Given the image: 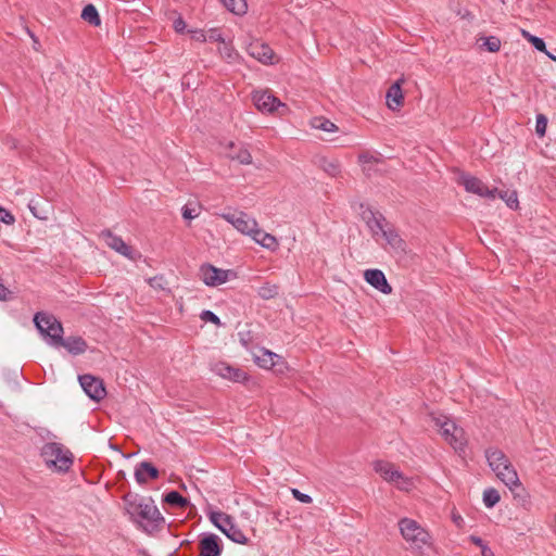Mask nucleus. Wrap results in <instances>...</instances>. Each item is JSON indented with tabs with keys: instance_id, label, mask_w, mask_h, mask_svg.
<instances>
[{
	"instance_id": "5fc2aeb1",
	"label": "nucleus",
	"mask_w": 556,
	"mask_h": 556,
	"mask_svg": "<svg viewBox=\"0 0 556 556\" xmlns=\"http://www.w3.org/2000/svg\"><path fill=\"white\" fill-rule=\"evenodd\" d=\"M28 208L30 210V212L35 215V216H38L37 213H36V206L34 204V200H30L29 203H28Z\"/></svg>"
},
{
	"instance_id": "4468645a",
	"label": "nucleus",
	"mask_w": 556,
	"mask_h": 556,
	"mask_svg": "<svg viewBox=\"0 0 556 556\" xmlns=\"http://www.w3.org/2000/svg\"><path fill=\"white\" fill-rule=\"evenodd\" d=\"M79 382L85 393L96 402L101 401L106 394L102 380L91 375L80 376Z\"/></svg>"
},
{
	"instance_id": "20e7f679",
	"label": "nucleus",
	"mask_w": 556,
	"mask_h": 556,
	"mask_svg": "<svg viewBox=\"0 0 556 556\" xmlns=\"http://www.w3.org/2000/svg\"><path fill=\"white\" fill-rule=\"evenodd\" d=\"M430 418L444 441L448 443L455 452L462 453L467 445V438L464 429L458 427L454 420L443 414H431Z\"/></svg>"
},
{
	"instance_id": "8fccbe9b",
	"label": "nucleus",
	"mask_w": 556,
	"mask_h": 556,
	"mask_svg": "<svg viewBox=\"0 0 556 556\" xmlns=\"http://www.w3.org/2000/svg\"><path fill=\"white\" fill-rule=\"evenodd\" d=\"M469 540L477 546H479L481 549H482V546H486L484 544V542L482 541V539H480L479 536H476V535H471L469 538Z\"/></svg>"
},
{
	"instance_id": "c756f323",
	"label": "nucleus",
	"mask_w": 556,
	"mask_h": 556,
	"mask_svg": "<svg viewBox=\"0 0 556 556\" xmlns=\"http://www.w3.org/2000/svg\"><path fill=\"white\" fill-rule=\"evenodd\" d=\"M279 292V287L275 283L265 282L257 290V294L260 298L264 300L274 299Z\"/></svg>"
},
{
	"instance_id": "a19ab883",
	"label": "nucleus",
	"mask_w": 556,
	"mask_h": 556,
	"mask_svg": "<svg viewBox=\"0 0 556 556\" xmlns=\"http://www.w3.org/2000/svg\"><path fill=\"white\" fill-rule=\"evenodd\" d=\"M188 33L192 40L198 42H205L207 40L206 31L202 29H189Z\"/></svg>"
},
{
	"instance_id": "f03ea898",
	"label": "nucleus",
	"mask_w": 556,
	"mask_h": 556,
	"mask_svg": "<svg viewBox=\"0 0 556 556\" xmlns=\"http://www.w3.org/2000/svg\"><path fill=\"white\" fill-rule=\"evenodd\" d=\"M400 532L408 544V548L418 556H424L425 552L432 546V538L429 532L416 520L402 518L399 521Z\"/></svg>"
},
{
	"instance_id": "09e8293b",
	"label": "nucleus",
	"mask_w": 556,
	"mask_h": 556,
	"mask_svg": "<svg viewBox=\"0 0 556 556\" xmlns=\"http://www.w3.org/2000/svg\"><path fill=\"white\" fill-rule=\"evenodd\" d=\"M376 161L377 160L372 155H369L368 153L359 155V162L363 164H367V163L376 162Z\"/></svg>"
},
{
	"instance_id": "6ab92c4d",
	"label": "nucleus",
	"mask_w": 556,
	"mask_h": 556,
	"mask_svg": "<svg viewBox=\"0 0 556 556\" xmlns=\"http://www.w3.org/2000/svg\"><path fill=\"white\" fill-rule=\"evenodd\" d=\"M364 279L383 294H390L392 292L391 286L388 283L383 271L380 269H366L364 271Z\"/></svg>"
},
{
	"instance_id": "58836bf2",
	"label": "nucleus",
	"mask_w": 556,
	"mask_h": 556,
	"mask_svg": "<svg viewBox=\"0 0 556 556\" xmlns=\"http://www.w3.org/2000/svg\"><path fill=\"white\" fill-rule=\"evenodd\" d=\"M200 214V207L198 205L187 204L182 207V217L185 219H193Z\"/></svg>"
},
{
	"instance_id": "a211bd4d",
	"label": "nucleus",
	"mask_w": 556,
	"mask_h": 556,
	"mask_svg": "<svg viewBox=\"0 0 556 556\" xmlns=\"http://www.w3.org/2000/svg\"><path fill=\"white\" fill-rule=\"evenodd\" d=\"M255 362L260 367L265 369L277 368L276 370L280 374L283 372L287 367L281 356L268 350H263L260 355H255Z\"/></svg>"
},
{
	"instance_id": "7c9ffc66",
	"label": "nucleus",
	"mask_w": 556,
	"mask_h": 556,
	"mask_svg": "<svg viewBox=\"0 0 556 556\" xmlns=\"http://www.w3.org/2000/svg\"><path fill=\"white\" fill-rule=\"evenodd\" d=\"M496 197L501 198L508 207L510 208H517L518 207V197L516 191H498L496 193Z\"/></svg>"
},
{
	"instance_id": "2eb2a0df",
	"label": "nucleus",
	"mask_w": 556,
	"mask_h": 556,
	"mask_svg": "<svg viewBox=\"0 0 556 556\" xmlns=\"http://www.w3.org/2000/svg\"><path fill=\"white\" fill-rule=\"evenodd\" d=\"M100 238L112 250L116 251L117 253L124 255L129 260H135V255L131 248L128 244H126V242L121 237L114 235L111 230L101 231Z\"/></svg>"
},
{
	"instance_id": "6e6552de",
	"label": "nucleus",
	"mask_w": 556,
	"mask_h": 556,
	"mask_svg": "<svg viewBox=\"0 0 556 556\" xmlns=\"http://www.w3.org/2000/svg\"><path fill=\"white\" fill-rule=\"evenodd\" d=\"M210 520L218 528L228 539L239 544H247L248 538L244 533L233 523L232 518L223 513L214 511L210 515Z\"/></svg>"
},
{
	"instance_id": "c85d7f7f",
	"label": "nucleus",
	"mask_w": 556,
	"mask_h": 556,
	"mask_svg": "<svg viewBox=\"0 0 556 556\" xmlns=\"http://www.w3.org/2000/svg\"><path fill=\"white\" fill-rule=\"evenodd\" d=\"M81 18L93 26H99L101 23L99 13L93 4H87L83 9Z\"/></svg>"
},
{
	"instance_id": "4c0bfd02",
	"label": "nucleus",
	"mask_w": 556,
	"mask_h": 556,
	"mask_svg": "<svg viewBox=\"0 0 556 556\" xmlns=\"http://www.w3.org/2000/svg\"><path fill=\"white\" fill-rule=\"evenodd\" d=\"M323 167H324V170H325L328 175H330V176H332V177H334V176H337V175H339V174H340V165H339V163H338L337 161H334V160H330V161L325 160V161H324V164H323Z\"/></svg>"
},
{
	"instance_id": "9b49d317",
	"label": "nucleus",
	"mask_w": 556,
	"mask_h": 556,
	"mask_svg": "<svg viewBox=\"0 0 556 556\" xmlns=\"http://www.w3.org/2000/svg\"><path fill=\"white\" fill-rule=\"evenodd\" d=\"M459 184L464 186L467 192L477 194L481 198L495 199L497 189L489 188L481 179L469 174H463L459 177Z\"/></svg>"
},
{
	"instance_id": "4be33fe9",
	"label": "nucleus",
	"mask_w": 556,
	"mask_h": 556,
	"mask_svg": "<svg viewBox=\"0 0 556 556\" xmlns=\"http://www.w3.org/2000/svg\"><path fill=\"white\" fill-rule=\"evenodd\" d=\"M249 237L267 250L275 251L278 248L277 239L273 235L260 228L258 223L256 224V227H254L252 233L249 235Z\"/></svg>"
},
{
	"instance_id": "412c9836",
	"label": "nucleus",
	"mask_w": 556,
	"mask_h": 556,
	"mask_svg": "<svg viewBox=\"0 0 556 556\" xmlns=\"http://www.w3.org/2000/svg\"><path fill=\"white\" fill-rule=\"evenodd\" d=\"M366 224L377 242H380V237L390 227L386 222L384 217L380 214L369 212L368 216H365Z\"/></svg>"
},
{
	"instance_id": "39448f33",
	"label": "nucleus",
	"mask_w": 556,
	"mask_h": 556,
	"mask_svg": "<svg viewBox=\"0 0 556 556\" xmlns=\"http://www.w3.org/2000/svg\"><path fill=\"white\" fill-rule=\"evenodd\" d=\"M41 457L48 468L66 472L73 465V454L61 443L49 442L41 448Z\"/></svg>"
},
{
	"instance_id": "72a5a7b5",
	"label": "nucleus",
	"mask_w": 556,
	"mask_h": 556,
	"mask_svg": "<svg viewBox=\"0 0 556 556\" xmlns=\"http://www.w3.org/2000/svg\"><path fill=\"white\" fill-rule=\"evenodd\" d=\"M521 35L522 37L529 41L536 50L541 51V52H546V46H545V42L542 38L540 37H536L532 34H530L529 31L527 30H522L521 31Z\"/></svg>"
},
{
	"instance_id": "7ed1b4c3",
	"label": "nucleus",
	"mask_w": 556,
	"mask_h": 556,
	"mask_svg": "<svg viewBox=\"0 0 556 556\" xmlns=\"http://www.w3.org/2000/svg\"><path fill=\"white\" fill-rule=\"evenodd\" d=\"M485 456L491 469L496 477L510 490L520 486L517 471L514 469L507 456L498 448H489Z\"/></svg>"
},
{
	"instance_id": "de8ad7c7",
	"label": "nucleus",
	"mask_w": 556,
	"mask_h": 556,
	"mask_svg": "<svg viewBox=\"0 0 556 556\" xmlns=\"http://www.w3.org/2000/svg\"><path fill=\"white\" fill-rule=\"evenodd\" d=\"M186 27H187V24H186V22L181 17H177L174 21V29L177 33H182L186 29Z\"/></svg>"
},
{
	"instance_id": "79ce46f5",
	"label": "nucleus",
	"mask_w": 556,
	"mask_h": 556,
	"mask_svg": "<svg viewBox=\"0 0 556 556\" xmlns=\"http://www.w3.org/2000/svg\"><path fill=\"white\" fill-rule=\"evenodd\" d=\"M149 285L155 290H164L166 282L162 276H155L149 279Z\"/></svg>"
},
{
	"instance_id": "f3484780",
	"label": "nucleus",
	"mask_w": 556,
	"mask_h": 556,
	"mask_svg": "<svg viewBox=\"0 0 556 556\" xmlns=\"http://www.w3.org/2000/svg\"><path fill=\"white\" fill-rule=\"evenodd\" d=\"M198 547L200 556H220L223 552L222 540L213 533L203 534L199 540Z\"/></svg>"
},
{
	"instance_id": "f704fd0d",
	"label": "nucleus",
	"mask_w": 556,
	"mask_h": 556,
	"mask_svg": "<svg viewBox=\"0 0 556 556\" xmlns=\"http://www.w3.org/2000/svg\"><path fill=\"white\" fill-rule=\"evenodd\" d=\"M483 40L482 47L489 52H497L501 49V40L495 36L481 38Z\"/></svg>"
},
{
	"instance_id": "5701e85b",
	"label": "nucleus",
	"mask_w": 556,
	"mask_h": 556,
	"mask_svg": "<svg viewBox=\"0 0 556 556\" xmlns=\"http://www.w3.org/2000/svg\"><path fill=\"white\" fill-rule=\"evenodd\" d=\"M226 155L236 160L241 164L248 165L252 163V155L250 151L243 146H236L233 142H228L225 147Z\"/></svg>"
},
{
	"instance_id": "ea45409f",
	"label": "nucleus",
	"mask_w": 556,
	"mask_h": 556,
	"mask_svg": "<svg viewBox=\"0 0 556 556\" xmlns=\"http://www.w3.org/2000/svg\"><path fill=\"white\" fill-rule=\"evenodd\" d=\"M200 318L205 323H212L216 326L222 325L219 317L216 314H214L212 311H207V309L203 311L200 315Z\"/></svg>"
},
{
	"instance_id": "0eeeda50",
	"label": "nucleus",
	"mask_w": 556,
	"mask_h": 556,
	"mask_svg": "<svg viewBox=\"0 0 556 556\" xmlns=\"http://www.w3.org/2000/svg\"><path fill=\"white\" fill-rule=\"evenodd\" d=\"M34 323L49 344L53 345L55 341L61 340L63 327L53 315L42 312L37 313L34 317Z\"/></svg>"
},
{
	"instance_id": "e433bc0d",
	"label": "nucleus",
	"mask_w": 556,
	"mask_h": 556,
	"mask_svg": "<svg viewBox=\"0 0 556 556\" xmlns=\"http://www.w3.org/2000/svg\"><path fill=\"white\" fill-rule=\"evenodd\" d=\"M547 128V118L543 114L536 115L535 132L539 137H544Z\"/></svg>"
},
{
	"instance_id": "49530a36",
	"label": "nucleus",
	"mask_w": 556,
	"mask_h": 556,
	"mask_svg": "<svg viewBox=\"0 0 556 556\" xmlns=\"http://www.w3.org/2000/svg\"><path fill=\"white\" fill-rule=\"evenodd\" d=\"M520 489V493L515 494V498L520 502L522 506H526V504L529 503V495L528 493L521 488V485L518 488Z\"/></svg>"
},
{
	"instance_id": "f257e3e1",
	"label": "nucleus",
	"mask_w": 556,
	"mask_h": 556,
	"mask_svg": "<svg viewBox=\"0 0 556 556\" xmlns=\"http://www.w3.org/2000/svg\"><path fill=\"white\" fill-rule=\"evenodd\" d=\"M124 504L129 517L146 530L155 528L164 520L152 498L127 494L124 497Z\"/></svg>"
},
{
	"instance_id": "603ef678",
	"label": "nucleus",
	"mask_w": 556,
	"mask_h": 556,
	"mask_svg": "<svg viewBox=\"0 0 556 556\" xmlns=\"http://www.w3.org/2000/svg\"><path fill=\"white\" fill-rule=\"evenodd\" d=\"M482 556H494V553L491 551V548L486 546H482L481 551Z\"/></svg>"
},
{
	"instance_id": "3c124183",
	"label": "nucleus",
	"mask_w": 556,
	"mask_h": 556,
	"mask_svg": "<svg viewBox=\"0 0 556 556\" xmlns=\"http://www.w3.org/2000/svg\"><path fill=\"white\" fill-rule=\"evenodd\" d=\"M9 294V290L0 283V300H5Z\"/></svg>"
},
{
	"instance_id": "423d86ee",
	"label": "nucleus",
	"mask_w": 556,
	"mask_h": 556,
	"mask_svg": "<svg viewBox=\"0 0 556 556\" xmlns=\"http://www.w3.org/2000/svg\"><path fill=\"white\" fill-rule=\"evenodd\" d=\"M374 469L384 481L393 484L400 491L409 492L415 488L414 480L404 476L392 463L378 460L374 464Z\"/></svg>"
},
{
	"instance_id": "c03bdc74",
	"label": "nucleus",
	"mask_w": 556,
	"mask_h": 556,
	"mask_svg": "<svg viewBox=\"0 0 556 556\" xmlns=\"http://www.w3.org/2000/svg\"><path fill=\"white\" fill-rule=\"evenodd\" d=\"M207 40L210 41H218L223 43L225 39L223 38L219 29L217 28H211L206 31Z\"/></svg>"
},
{
	"instance_id": "bb28decb",
	"label": "nucleus",
	"mask_w": 556,
	"mask_h": 556,
	"mask_svg": "<svg viewBox=\"0 0 556 556\" xmlns=\"http://www.w3.org/2000/svg\"><path fill=\"white\" fill-rule=\"evenodd\" d=\"M309 125L315 129L324 130L327 132H334L338 130V127L334 123L323 116H316L312 118Z\"/></svg>"
},
{
	"instance_id": "c9c22d12",
	"label": "nucleus",
	"mask_w": 556,
	"mask_h": 556,
	"mask_svg": "<svg viewBox=\"0 0 556 556\" xmlns=\"http://www.w3.org/2000/svg\"><path fill=\"white\" fill-rule=\"evenodd\" d=\"M218 51H219L220 55H222L225 60H227V61H229V62H231L232 60H235V59H236V56H237V53H236V51L233 50V48H232L229 43H227L226 41H224V42L222 43V46L218 48Z\"/></svg>"
},
{
	"instance_id": "dca6fc26",
	"label": "nucleus",
	"mask_w": 556,
	"mask_h": 556,
	"mask_svg": "<svg viewBox=\"0 0 556 556\" xmlns=\"http://www.w3.org/2000/svg\"><path fill=\"white\" fill-rule=\"evenodd\" d=\"M212 370L220 378L232 382H244L248 379L245 371L225 362L214 364Z\"/></svg>"
},
{
	"instance_id": "aec40b11",
	"label": "nucleus",
	"mask_w": 556,
	"mask_h": 556,
	"mask_svg": "<svg viewBox=\"0 0 556 556\" xmlns=\"http://www.w3.org/2000/svg\"><path fill=\"white\" fill-rule=\"evenodd\" d=\"M248 53L264 64L273 63L274 52L266 43L260 41L251 42L248 46Z\"/></svg>"
},
{
	"instance_id": "a878e982",
	"label": "nucleus",
	"mask_w": 556,
	"mask_h": 556,
	"mask_svg": "<svg viewBox=\"0 0 556 556\" xmlns=\"http://www.w3.org/2000/svg\"><path fill=\"white\" fill-rule=\"evenodd\" d=\"M402 83L403 79L396 80L387 92V104L393 111L397 110L403 103Z\"/></svg>"
},
{
	"instance_id": "2f4dec72",
	"label": "nucleus",
	"mask_w": 556,
	"mask_h": 556,
	"mask_svg": "<svg viewBox=\"0 0 556 556\" xmlns=\"http://www.w3.org/2000/svg\"><path fill=\"white\" fill-rule=\"evenodd\" d=\"M165 502L177 507H186L188 500L181 496L177 491H172L165 495Z\"/></svg>"
},
{
	"instance_id": "cd10ccee",
	"label": "nucleus",
	"mask_w": 556,
	"mask_h": 556,
	"mask_svg": "<svg viewBox=\"0 0 556 556\" xmlns=\"http://www.w3.org/2000/svg\"><path fill=\"white\" fill-rule=\"evenodd\" d=\"M224 7L231 13L242 15L248 10L245 0H220Z\"/></svg>"
},
{
	"instance_id": "864d4df0",
	"label": "nucleus",
	"mask_w": 556,
	"mask_h": 556,
	"mask_svg": "<svg viewBox=\"0 0 556 556\" xmlns=\"http://www.w3.org/2000/svg\"><path fill=\"white\" fill-rule=\"evenodd\" d=\"M453 521H454L458 527H460V526H462V522H463V518H462V516L454 514V515H453Z\"/></svg>"
},
{
	"instance_id": "37998d69",
	"label": "nucleus",
	"mask_w": 556,
	"mask_h": 556,
	"mask_svg": "<svg viewBox=\"0 0 556 556\" xmlns=\"http://www.w3.org/2000/svg\"><path fill=\"white\" fill-rule=\"evenodd\" d=\"M291 493L295 500L303 504H311L313 501L308 494H304L300 492L298 489H291Z\"/></svg>"
},
{
	"instance_id": "393cba45",
	"label": "nucleus",
	"mask_w": 556,
	"mask_h": 556,
	"mask_svg": "<svg viewBox=\"0 0 556 556\" xmlns=\"http://www.w3.org/2000/svg\"><path fill=\"white\" fill-rule=\"evenodd\" d=\"M159 470L149 462L140 463L135 470V478L139 484L146 483L149 479H156Z\"/></svg>"
},
{
	"instance_id": "473e14b6",
	"label": "nucleus",
	"mask_w": 556,
	"mask_h": 556,
	"mask_svg": "<svg viewBox=\"0 0 556 556\" xmlns=\"http://www.w3.org/2000/svg\"><path fill=\"white\" fill-rule=\"evenodd\" d=\"M501 500L500 493L495 489H486L483 492V503L488 508L495 506Z\"/></svg>"
},
{
	"instance_id": "a18cd8bd",
	"label": "nucleus",
	"mask_w": 556,
	"mask_h": 556,
	"mask_svg": "<svg viewBox=\"0 0 556 556\" xmlns=\"http://www.w3.org/2000/svg\"><path fill=\"white\" fill-rule=\"evenodd\" d=\"M14 220V216L9 211L0 206V222L11 225Z\"/></svg>"
},
{
	"instance_id": "9d476101",
	"label": "nucleus",
	"mask_w": 556,
	"mask_h": 556,
	"mask_svg": "<svg viewBox=\"0 0 556 556\" xmlns=\"http://www.w3.org/2000/svg\"><path fill=\"white\" fill-rule=\"evenodd\" d=\"M200 278L206 286L217 287L231 278H236V273L230 269L217 268L211 264H204L200 267Z\"/></svg>"
},
{
	"instance_id": "6e6d98bb",
	"label": "nucleus",
	"mask_w": 556,
	"mask_h": 556,
	"mask_svg": "<svg viewBox=\"0 0 556 556\" xmlns=\"http://www.w3.org/2000/svg\"><path fill=\"white\" fill-rule=\"evenodd\" d=\"M551 60L555 61L556 62V56L551 53L549 51L546 50V52H544Z\"/></svg>"
},
{
	"instance_id": "b1692460",
	"label": "nucleus",
	"mask_w": 556,
	"mask_h": 556,
	"mask_svg": "<svg viewBox=\"0 0 556 556\" xmlns=\"http://www.w3.org/2000/svg\"><path fill=\"white\" fill-rule=\"evenodd\" d=\"M53 345H61L74 355L83 354L87 350V343L80 337H68L60 341H55Z\"/></svg>"
},
{
	"instance_id": "1a4fd4ad",
	"label": "nucleus",
	"mask_w": 556,
	"mask_h": 556,
	"mask_svg": "<svg viewBox=\"0 0 556 556\" xmlns=\"http://www.w3.org/2000/svg\"><path fill=\"white\" fill-rule=\"evenodd\" d=\"M252 100L256 109L263 113L277 112L279 115L286 114L288 108L269 90H256L252 94Z\"/></svg>"
},
{
	"instance_id": "ddd939ff",
	"label": "nucleus",
	"mask_w": 556,
	"mask_h": 556,
	"mask_svg": "<svg viewBox=\"0 0 556 556\" xmlns=\"http://www.w3.org/2000/svg\"><path fill=\"white\" fill-rule=\"evenodd\" d=\"M386 250H389L395 255H403L406 253V243L396 232V230L390 226L383 235L380 237L379 242Z\"/></svg>"
},
{
	"instance_id": "f8f14e48",
	"label": "nucleus",
	"mask_w": 556,
	"mask_h": 556,
	"mask_svg": "<svg viewBox=\"0 0 556 556\" xmlns=\"http://www.w3.org/2000/svg\"><path fill=\"white\" fill-rule=\"evenodd\" d=\"M226 222L231 224L239 232L249 236L256 227V219L244 212L224 213L220 215Z\"/></svg>"
}]
</instances>
